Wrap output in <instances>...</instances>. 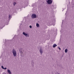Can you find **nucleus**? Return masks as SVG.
Wrapping results in <instances>:
<instances>
[{
    "label": "nucleus",
    "mask_w": 74,
    "mask_h": 74,
    "mask_svg": "<svg viewBox=\"0 0 74 74\" xmlns=\"http://www.w3.org/2000/svg\"><path fill=\"white\" fill-rule=\"evenodd\" d=\"M3 70H7V68H4Z\"/></svg>",
    "instance_id": "obj_17"
},
{
    "label": "nucleus",
    "mask_w": 74,
    "mask_h": 74,
    "mask_svg": "<svg viewBox=\"0 0 74 74\" xmlns=\"http://www.w3.org/2000/svg\"><path fill=\"white\" fill-rule=\"evenodd\" d=\"M58 48L59 50H61V49H60V47H58Z\"/></svg>",
    "instance_id": "obj_15"
},
{
    "label": "nucleus",
    "mask_w": 74,
    "mask_h": 74,
    "mask_svg": "<svg viewBox=\"0 0 74 74\" xmlns=\"http://www.w3.org/2000/svg\"><path fill=\"white\" fill-rule=\"evenodd\" d=\"M12 53L13 54V55L14 57H16V55H17V53H16V51L15 49H13L12 50Z\"/></svg>",
    "instance_id": "obj_1"
},
{
    "label": "nucleus",
    "mask_w": 74,
    "mask_h": 74,
    "mask_svg": "<svg viewBox=\"0 0 74 74\" xmlns=\"http://www.w3.org/2000/svg\"><path fill=\"white\" fill-rule=\"evenodd\" d=\"M68 51V50H67V49H66L65 50V53H67V52Z\"/></svg>",
    "instance_id": "obj_11"
},
{
    "label": "nucleus",
    "mask_w": 74,
    "mask_h": 74,
    "mask_svg": "<svg viewBox=\"0 0 74 74\" xmlns=\"http://www.w3.org/2000/svg\"><path fill=\"white\" fill-rule=\"evenodd\" d=\"M29 27H30V28H32V26H31V25H30Z\"/></svg>",
    "instance_id": "obj_18"
},
{
    "label": "nucleus",
    "mask_w": 74,
    "mask_h": 74,
    "mask_svg": "<svg viewBox=\"0 0 74 74\" xmlns=\"http://www.w3.org/2000/svg\"><path fill=\"white\" fill-rule=\"evenodd\" d=\"M16 4V2H14L13 3V5L15 6V5Z\"/></svg>",
    "instance_id": "obj_12"
},
{
    "label": "nucleus",
    "mask_w": 74,
    "mask_h": 74,
    "mask_svg": "<svg viewBox=\"0 0 74 74\" xmlns=\"http://www.w3.org/2000/svg\"><path fill=\"white\" fill-rule=\"evenodd\" d=\"M7 72H8V74H11V72L10 70L9 69L8 70Z\"/></svg>",
    "instance_id": "obj_8"
},
{
    "label": "nucleus",
    "mask_w": 74,
    "mask_h": 74,
    "mask_svg": "<svg viewBox=\"0 0 74 74\" xmlns=\"http://www.w3.org/2000/svg\"><path fill=\"white\" fill-rule=\"evenodd\" d=\"M53 48H55V47H57V45H56V44H54L53 45Z\"/></svg>",
    "instance_id": "obj_9"
},
{
    "label": "nucleus",
    "mask_w": 74,
    "mask_h": 74,
    "mask_svg": "<svg viewBox=\"0 0 74 74\" xmlns=\"http://www.w3.org/2000/svg\"><path fill=\"white\" fill-rule=\"evenodd\" d=\"M36 27H39V24H38V23H37L36 24Z\"/></svg>",
    "instance_id": "obj_10"
},
{
    "label": "nucleus",
    "mask_w": 74,
    "mask_h": 74,
    "mask_svg": "<svg viewBox=\"0 0 74 74\" xmlns=\"http://www.w3.org/2000/svg\"><path fill=\"white\" fill-rule=\"evenodd\" d=\"M31 17L32 19H34V18H36V15L35 14H32Z\"/></svg>",
    "instance_id": "obj_4"
},
{
    "label": "nucleus",
    "mask_w": 74,
    "mask_h": 74,
    "mask_svg": "<svg viewBox=\"0 0 74 74\" xmlns=\"http://www.w3.org/2000/svg\"><path fill=\"white\" fill-rule=\"evenodd\" d=\"M39 52L40 53V55H42L43 53V51L42 50V48H40L39 49Z\"/></svg>",
    "instance_id": "obj_5"
},
{
    "label": "nucleus",
    "mask_w": 74,
    "mask_h": 74,
    "mask_svg": "<svg viewBox=\"0 0 74 74\" xmlns=\"http://www.w3.org/2000/svg\"><path fill=\"white\" fill-rule=\"evenodd\" d=\"M16 35H15L14 36V37L13 38H14V37H15V38H16Z\"/></svg>",
    "instance_id": "obj_16"
},
{
    "label": "nucleus",
    "mask_w": 74,
    "mask_h": 74,
    "mask_svg": "<svg viewBox=\"0 0 74 74\" xmlns=\"http://www.w3.org/2000/svg\"><path fill=\"white\" fill-rule=\"evenodd\" d=\"M23 34L26 37H29L30 35L27 34L25 33V32H23Z\"/></svg>",
    "instance_id": "obj_3"
},
{
    "label": "nucleus",
    "mask_w": 74,
    "mask_h": 74,
    "mask_svg": "<svg viewBox=\"0 0 74 74\" xmlns=\"http://www.w3.org/2000/svg\"><path fill=\"white\" fill-rule=\"evenodd\" d=\"M1 67L2 69H4V66H1Z\"/></svg>",
    "instance_id": "obj_14"
},
{
    "label": "nucleus",
    "mask_w": 74,
    "mask_h": 74,
    "mask_svg": "<svg viewBox=\"0 0 74 74\" xmlns=\"http://www.w3.org/2000/svg\"><path fill=\"white\" fill-rule=\"evenodd\" d=\"M11 18V15H9V19H10Z\"/></svg>",
    "instance_id": "obj_13"
},
{
    "label": "nucleus",
    "mask_w": 74,
    "mask_h": 74,
    "mask_svg": "<svg viewBox=\"0 0 74 74\" xmlns=\"http://www.w3.org/2000/svg\"><path fill=\"white\" fill-rule=\"evenodd\" d=\"M54 8H56V5L54 7Z\"/></svg>",
    "instance_id": "obj_19"
},
{
    "label": "nucleus",
    "mask_w": 74,
    "mask_h": 74,
    "mask_svg": "<svg viewBox=\"0 0 74 74\" xmlns=\"http://www.w3.org/2000/svg\"><path fill=\"white\" fill-rule=\"evenodd\" d=\"M25 4V5H25V6H26V4Z\"/></svg>",
    "instance_id": "obj_21"
},
{
    "label": "nucleus",
    "mask_w": 74,
    "mask_h": 74,
    "mask_svg": "<svg viewBox=\"0 0 74 74\" xmlns=\"http://www.w3.org/2000/svg\"><path fill=\"white\" fill-rule=\"evenodd\" d=\"M19 52L20 54H21V56H22V54H23V52H24V50L22 48H20L19 49Z\"/></svg>",
    "instance_id": "obj_2"
},
{
    "label": "nucleus",
    "mask_w": 74,
    "mask_h": 74,
    "mask_svg": "<svg viewBox=\"0 0 74 74\" xmlns=\"http://www.w3.org/2000/svg\"><path fill=\"white\" fill-rule=\"evenodd\" d=\"M47 2L49 4H51V3H52V0H48L47 1Z\"/></svg>",
    "instance_id": "obj_6"
},
{
    "label": "nucleus",
    "mask_w": 74,
    "mask_h": 74,
    "mask_svg": "<svg viewBox=\"0 0 74 74\" xmlns=\"http://www.w3.org/2000/svg\"><path fill=\"white\" fill-rule=\"evenodd\" d=\"M34 63L33 61L32 60L31 62V64L32 67H34Z\"/></svg>",
    "instance_id": "obj_7"
},
{
    "label": "nucleus",
    "mask_w": 74,
    "mask_h": 74,
    "mask_svg": "<svg viewBox=\"0 0 74 74\" xmlns=\"http://www.w3.org/2000/svg\"><path fill=\"white\" fill-rule=\"evenodd\" d=\"M64 21V20H62V24L63 25V22Z\"/></svg>",
    "instance_id": "obj_20"
},
{
    "label": "nucleus",
    "mask_w": 74,
    "mask_h": 74,
    "mask_svg": "<svg viewBox=\"0 0 74 74\" xmlns=\"http://www.w3.org/2000/svg\"><path fill=\"white\" fill-rule=\"evenodd\" d=\"M21 25H22V24H21Z\"/></svg>",
    "instance_id": "obj_22"
}]
</instances>
